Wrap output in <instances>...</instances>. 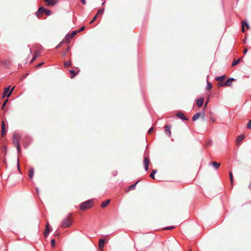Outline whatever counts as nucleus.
Listing matches in <instances>:
<instances>
[{
    "mask_svg": "<svg viewBox=\"0 0 251 251\" xmlns=\"http://www.w3.org/2000/svg\"><path fill=\"white\" fill-rule=\"evenodd\" d=\"M171 126L170 125H166L165 127V131L166 134L168 137H171Z\"/></svg>",
    "mask_w": 251,
    "mask_h": 251,
    "instance_id": "nucleus-9",
    "label": "nucleus"
},
{
    "mask_svg": "<svg viewBox=\"0 0 251 251\" xmlns=\"http://www.w3.org/2000/svg\"><path fill=\"white\" fill-rule=\"evenodd\" d=\"M188 251H191L190 250H189Z\"/></svg>",
    "mask_w": 251,
    "mask_h": 251,
    "instance_id": "nucleus-53",
    "label": "nucleus"
},
{
    "mask_svg": "<svg viewBox=\"0 0 251 251\" xmlns=\"http://www.w3.org/2000/svg\"><path fill=\"white\" fill-rule=\"evenodd\" d=\"M212 165H213V166L214 167V168L215 169H218L220 166V163H217L216 162H213L212 163Z\"/></svg>",
    "mask_w": 251,
    "mask_h": 251,
    "instance_id": "nucleus-22",
    "label": "nucleus"
},
{
    "mask_svg": "<svg viewBox=\"0 0 251 251\" xmlns=\"http://www.w3.org/2000/svg\"><path fill=\"white\" fill-rule=\"evenodd\" d=\"M211 143H212V141H209L207 143V145L208 146V145H210L211 144Z\"/></svg>",
    "mask_w": 251,
    "mask_h": 251,
    "instance_id": "nucleus-43",
    "label": "nucleus"
},
{
    "mask_svg": "<svg viewBox=\"0 0 251 251\" xmlns=\"http://www.w3.org/2000/svg\"><path fill=\"white\" fill-rule=\"evenodd\" d=\"M72 224V221L71 220V216L69 214L63 219L61 226L63 228H67L71 226Z\"/></svg>",
    "mask_w": 251,
    "mask_h": 251,
    "instance_id": "nucleus-2",
    "label": "nucleus"
},
{
    "mask_svg": "<svg viewBox=\"0 0 251 251\" xmlns=\"http://www.w3.org/2000/svg\"><path fill=\"white\" fill-rule=\"evenodd\" d=\"M64 65L65 67H68L71 65V62L70 61L65 62Z\"/></svg>",
    "mask_w": 251,
    "mask_h": 251,
    "instance_id": "nucleus-30",
    "label": "nucleus"
},
{
    "mask_svg": "<svg viewBox=\"0 0 251 251\" xmlns=\"http://www.w3.org/2000/svg\"><path fill=\"white\" fill-rule=\"evenodd\" d=\"M245 25L246 26V27H247V29L250 28V25L248 24V23L246 21H243L242 22V31L243 32H245V29L244 28Z\"/></svg>",
    "mask_w": 251,
    "mask_h": 251,
    "instance_id": "nucleus-12",
    "label": "nucleus"
},
{
    "mask_svg": "<svg viewBox=\"0 0 251 251\" xmlns=\"http://www.w3.org/2000/svg\"><path fill=\"white\" fill-rule=\"evenodd\" d=\"M42 64H43V63H40V64H39L38 65H37V67L40 66H41V65H42Z\"/></svg>",
    "mask_w": 251,
    "mask_h": 251,
    "instance_id": "nucleus-46",
    "label": "nucleus"
},
{
    "mask_svg": "<svg viewBox=\"0 0 251 251\" xmlns=\"http://www.w3.org/2000/svg\"><path fill=\"white\" fill-rule=\"evenodd\" d=\"M69 72L71 74H73V75L71 76V78H73L74 76L77 75V73H75V71L73 70H70Z\"/></svg>",
    "mask_w": 251,
    "mask_h": 251,
    "instance_id": "nucleus-32",
    "label": "nucleus"
},
{
    "mask_svg": "<svg viewBox=\"0 0 251 251\" xmlns=\"http://www.w3.org/2000/svg\"><path fill=\"white\" fill-rule=\"evenodd\" d=\"M218 86L219 87H222V86H226V85H224V83L219 82V83L218 84Z\"/></svg>",
    "mask_w": 251,
    "mask_h": 251,
    "instance_id": "nucleus-36",
    "label": "nucleus"
},
{
    "mask_svg": "<svg viewBox=\"0 0 251 251\" xmlns=\"http://www.w3.org/2000/svg\"><path fill=\"white\" fill-rule=\"evenodd\" d=\"M69 50V47H68L67 49V51H68Z\"/></svg>",
    "mask_w": 251,
    "mask_h": 251,
    "instance_id": "nucleus-50",
    "label": "nucleus"
},
{
    "mask_svg": "<svg viewBox=\"0 0 251 251\" xmlns=\"http://www.w3.org/2000/svg\"><path fill=\"white\" fill-rule=\"evenodd\" d=\"M204 99L203 98L201 97L198 99L196 100V104L199 107H201L202 106L204 102Z\"/></svg>",
    "mask_w": 251,
    "mask_h": 251,
    "instance_id": "nucleus-8",
    "label": "nucleus"
},
{
    "mask_svg": "<svg viewBox=\"0 0 251 251\" xmlns=\"http://www.w3.org/2000/svg\"><path fill=\"white\" fill-rule=\"evenodd\" d=\"M9 89L10 86L6 87L4 89V91L3 93V98H4L5 96H6L7 97H9L11 95L13 91L14 88H13L10 90Z\"/></svg>",
    "mask_w": 251,
    "mask_h": 251,
    "instance_id": "nucleus-4",
    "label": "nucleus"
},
{
    "mask_svg": "<svg viewBox=\"0 0 251 251\" xmlns=\"http://www.w3.org/2000/svg\"><path fill=\"white\" fill-rule=\"evenodd\" d=\"M44 12H45V8H44L43 7H41L38 9V11L36 12L35 14L37 17H39L40 16V15L44 13Z\"/></svg>",
    "mask_w": 251,
    "mask_h": 251,
    "instance_id": "nucleus-13",
    "label": "nucleus"
},
{
    "mask_svg": "<svg viewBox=\"0 0 251 251\" xmlns=\"http://www.w3.org/2000/svg\"><path fill=\"white\" fill-rule=\"evenodd\" d=\"M205 115V112L202 111L201 113L198 112L196 113L192 117V120L194 121H196L198 119V118L201 116H202V117H204Z\"/></svg>",
    "mask_w": 251,
    "mask_h": 251,
    "instance_id": "nucleus-6",
    "label": "nucleus"
},
{
    "mask_svg": "<svg viewBox=\"0 0 251 251\" xmlns=\"http://www.w3.org/2000/svg\"><path fill=\"white\" fill-rule=\"evenodd\" d=\"M212 87V85L210 82H209L208 80H207V86H206V90H209Z\"/></svg>",
    "mask_w": 251,
    "mask_h": 251,
    "instance_id": "nucleus-24",
    "label": "nucleus"
},
{
    "mask_svg": "<svg viewBox=\"0 0 251 251\" xmlns=\"http://www.w3.org/2000/svg\"><path fill=\"white\" fill-rule=\"evenodd\" d=\"M8 99H6L4 100V101L3 102V103H2V105L1 106V109H3L4 107H5V106L6 105L7 101H8Z\"/></svg>",
    "mask_w": 251,
    "mask_h": 251,
    "instance_id": "nucleus-33",
    "label": "nucleus"
},
{
    "mask_svg": "<svg viewBox=\"0 0 251 251\" xmlns=\"http://www.w3.org/2000/svg\"><path fill=\"white\" fill-rule=\"evenodd\" d=\"M61 43H62V42H61V43H60L59 45H58L56 47V49L59 48L60 47V46H61Z\"/></svg>",
    "mask_w": 251,
    "mask_h": 251,
    "instance_id": "nucleus-45",
    "label": "nucleus"
},
{
    "mask_svg": "<svg viewBox=\"0 0 251 251\" xmlns=\"http://www.w3.org/2000/svg\"><path fill=\"white\" fill-rule=\"evenodd\" d=\"M55 240L54 239H52L51 240V245L52 247H54L55 246Z\"/></svg>",
    "mask_w": 251,
    "mask_h": 251,
    "instance_id": "nucleus-34",
    "label": "nucleus"
},
{
    "mask_svg": "<svg viewBox=\"0 0 251 251\" xmlns=\"http://www.w3.org/2000/svg\"><path fill=\"white\" fill-rule=\"evenodd\" d=\"M81 0V3L83 4V5H85L86 3V0Z\"/></svg>",
    "mask_w": 251,
    "mask_h": 251,
    "instance_id": "nucleus-41",
    "label": "nucleus"
},
{
    "mask_svg": "<svg viewBox=\"0 0 251 251\" xmlns=\"http://www.w3.org/2000/svg\"><path fill=\"white\" fill-rule=\"evenodd\" d=\"M93 201L91 200H88L82 203L79 205V208L81 210H84L87 209L91 208L93 206Z\"/></svg>",
    "mask_w": 251,
    "mask_h": 251,
    "instance_id": "nucleus-3",
    "label": "nucleus"
},
{
    "mask_svg": "<svg viewBox=\"0 0 251 251\" xmlns=\"http://www.w3.org/2000/svg\"><path fill=\"white\" fill-rule=\"evenodd\" d=\"M110 200H107L103 202H102L101 204V207L102 208L105 207L110 202Z\"/></svg>",
    "mask_w": 251,
    "mask_h": 251,
    "instance_id": "nucleus-20",
    "label": "nucleus"
},
{
    "mask_svg": "<svg viewBox=\"0 0 251 251\" xmlns=\"http://www.w3.org/2000/svg\"><path fill=\"white\" fill-rule=\"evenodd\" d=\"M247 128L249 129H251V119L249 121L247 124Z\"/></svg>",
    "mask_w": 251,
    "mask_h": 251,
    "instance_id": "nucleus-35",
    "label": "nucleus"
},
{
    "mask_svg": "<svg viewBox=\"0 0 251 251\" xmlns=\"http://www.w3.org/2000/svg\"><path fill=\"white\" fill-rule=\"evenodd\" d=\"M47 3L48 6H53L56 3V1L54 0H44Z\"/></svg>",
    "mask_w": 251,
    "mask_h": 251,
    "instance_id": "nucleus-15",
    "label": "nucleus"
},
{
    "mask_svg": "<svg viewBox=\"0 0 251 251\" xmlns=\"http://www.w3.org/2000/svg\"><path fill=\"white\" fill-rule=\"evenodd\" d=\"M156 172H157L156 170H153L151 173L150 175V177L152 179H154L155 178L154 175L156 173Z\"/></svg>",
    "mask_w": 251,
    "mask_h": 251,
    "instance_id": "nucleus-25",
    "label": "nucleus"
},
{
    "mask_svg": "<svg viewBox=\"0 0 251 251\" xmlns=\"http://www.w3.org/2000/svg\"><path fill=\"white\" fill-rule=\"evenodd\" d=\"M40 52L38 50H36L34 52V54L31 60H30V63H32L34 60L39 56Z\"/></svg>",
    "mask_w": 251,
    "mask_h": 251,
    "instance_id": "nucleus-14",
    "label": "nucleus"
},
{
    "mask_svg": "<svg viewBox=\"0 0 251 251\" xmlns=\"http://www.w3.org/2000/svg\"><path fill=\"white\" fill-rule=\"evenodd\" d=\"M17 167L18 168L19 171L20 172V167H19V160H18L17 161Z\"/></svg>",
    "mask_w": 251,
    "mask_h": 251,
    "instance_id": "nucleus-42",
    "label": "nucleus"
},
{
    "mask_svg": "<svg viewBox=\"0 0 251 251\" xmlns=\"http://www.w3.org/2000/svg\"><path fill=\"white\" fill-rule=\"evenodd\" d=\"M77 33V31H73L70 34H67L66 35V38H67V39H70L73 38L75 35Z\"/></svg>",
    "mask_w": 251,
    "mask_h": 251,
    "instance_id": "nucleus-16",
    "label": "nucleus"
},
{
    "mask_svg": "<svg viewBox=\"0 0 251 251\" xmlns=\"http://www.w3.org/2000/svg\"><path fill=\"white\" fill-rule=\"evenodd\" d=\"M105 3V1L102 2V4H104Z\"/></svg>",
    "mask_w": 251,
    "mask_h": 251,
    "instance_id": "nucleus-51",
    "label": "nucleus"
},
{
    "mask_svg": "<svg viewBox=\"0 0 251 251\" xmlns=\"http://www.w3.org/2000/svg\"><path fill=\"white\" fill-rule=\"evenodd\" d=\"M153 127H151L150 128L149 130H148V133H151L152 132V131H153Z\"/></svg>",
    "mask_w": 251,
    "mask_h": 251,
    "instance_id": "nucleus-40",
    "label": "nucleus"
},
{
    "mask_svg": "<svg viewBox=\"0 0 251 251\" xmlns=\"http://www.w3.org/2000/svg\"><path fill=\"white\" fill-rule=\"evenodd\" d=\"M21 138V135L19 134L14 133L13 135L12 142L13 145L16 147L18 153L21 151V147L19 141Z\"/></svg>",
    "mask_w": 251,
    "mask_h": 251,
    "instance_id": "nucleus-1",
    "label": "nucleus"
},
{
    "mask_svg": "<svg viewBox=\"0 0 251 251\" xmlns=\"http://www.w3.org/2000/svg\"><path fill=\"white\" fill-rule=\"evenodd\" d=\"M208 102V100L206 101V102H205V106H206Z\"/></svg>",
    "mask_w": 251,
    "mask_h": 251,
    "instance_id": "nucleus-48",
    "label": "nucleus"
},
{
    "mask_svg": "<svg viewBox=\"0 0 251 251\" xmlns=\"http://www.w3.org/2000/svg\"><path fill=\"white\" fill-rule=\"evenodd\" d=\"M44 13H45L46 15L49 16L51 14V11L49 9H45Z\"/></svg>",
    "mask_w": 251,
    "mask_h": 251,
    "instance_id": "nucleus-31",
    "label": "nucleus"
},
{
    "mask_svg": "<svg viewBox=\"0 0 251 251\" xmlns=\"http://www.w3.org/2000/svg\"><path fill=\"white\" fill-rule=\"evenodd\" d=\"M34 175V169L33 168H30L29 171V177L31 178Z\"/></svg>",
    "mask_w": 251,
    "mask_h": 251,
    "instance_id": "nucleus-21",
    "label": "nucleus"
},
{
    "mask_svg": "<svg viewBox=\"0 0 251 251\" xmlns=\"http://www.w3.org/2000/svg\"><path fill=\"white\" fill-rule=\"evenodd\" d=\"M84 28H85L84 26H82L80 28V29L78 30H76V31H77V33H78V32L83 31L84 29Z\"/></svg>",
    "mask_w": 251,
    "mask_h": 251,
    "instance_id": "nucleus-39",
    "label": "nucleus"
},
{
    "mask_svg": "<svg viewBox=\"0 0 251 251\" xmlns=\"http://www.w3.org/2000/svg\"><path fill=\"white\" fill-rule=\"evenodd\" d=\"M49 232H50L49 226L48 225H47L46 226V229H45V232H44V236H45V237L48 236L49 234Z\"/></svg>",
    "mask_w": 251,
    "mask_h": 251,
    "instance_id": "nucleus-19",
    "label": "nucleus"
},
{
    "mask_svg": "<svg viewBox=\"0 0 251 251\" xmlns=\"http://www.w3.org/2000/svg\"><path fill=\"white\" fill-rule=\"evenodd\" d=\"M229 177L231 184H233V176L231 172H229Z\"/></svg>",
    "mask_w": 251,
    "mask_h": 251,
    "instance_id": "nucleus-29",
    "label": "nucleus"
},
{
    "mask_svg": "<svg viewBox=\"0 0 251 251\" xmlns=\"http://www.w3.org/2000/svg\"><path fill=\"white\" fill-rule=\"evenodd\" d=\"M248 51V50L247 49H244L243 52L244 54L246 53Z\"/></svg>",
    "mask_w": 251,
    "mask_h": 251,
    "instance_id": "nucleus-44",
    "label": "nucleus"
},
{
    "mask_svg": "<svg viewBox=\"0 0 251 251\" xmlns=\"http://www.w3.org/2000/svg\"><path fill=\"white\" fill-rule=\"evenodd\" d=\"M66 54V52H63V56H65Z\"/></svg>",
    "mask_w": 251,
    "mask_h": 251,
    "instance_id": "nucleus-47",
    "label": "nucleus"
},
{
    "mask_svg": "<svg viewBox=\"0 0 251 251\" xmlns=\"http://www.w3.org/2000/svg\"><path fill=\"white\" fill-rule=\"evenodd\" d=\"M97 16L98 15L96 14L95 15V16L93 18V19L92 20V21L90 22V24H92L93 22H94L95 20H96V19H97Z\"/></svg>",
    "mask_w": 251,
    "mask_h": 251,
    "instance_id": "nucleus-38",
    "label": "nucleus"
},
{
    "mask_svg": "<svg viewBox=\"0 0 251 251\" xmlns=\"http://www.w3.org/2000/svg\"><path fill=\"white\" fill-rule=\"evenodd\" d=\"M105 241L102 239H100L99 242V247L100 250H102L104 247Z\"/></svg>",
    "mask_w": 251,
    "mask_h": 251,
    "instance_id": "nucleus-17",
    "label": "nucleus"
},
{
    "mask_svg": "<svg viewBox=\"0 0 251 251\" xmlns=\"http://www.w3.org/2000/svg\"><path fill=\"white\" fill-rule=\"evenodd\" d=\"M139 181H137L135 183L130 185L129 187V188L130 190H133L135 189V187H136V185H137V184L138 183Z\"/></svg>",
    "mask_w": 251,
    "mask_h": 251,
    "instance_id": "nucleus-27",
    "label": "nucleus"
},
{
    "mask_svg": "<svg viewBox=\"0 0 251 251\" xmlns=\"http://www.w3.org/2000/svg\"><path fill=\"white\" fill-rule=\"evenodd\" d=\"M225 78H226V75H222V76H219L216 77L215 78V79L216 80H217V81H220V80H223Z\"/></svg>",
    "mask_w": 251,
    "mask_h": 251,
    "instance_id": "nucleus-23",
    "label": "nucleus"
},
{
    "mask_svg": "<svg viewBox=\"0 0 251 251\" xmlns=\"http://www.w3.org/2000/svg\"><path fill=\"white\" fill-rule=\"evenodd\" d=\"M234 80H235V79L232 77H229L225 82H224V85H225L226 86H230L232 85V81Z\"/></svg>",
    "mask_w": 251,
    "mask_h": 251,
    "instance_id": "nucleus-11",
    "label": "nucleus"
},
{
    "mask_svg": "<svg viewBox=\"0 0 251 251\" xmlns=\"http://www.w3.org/2000/svg\"><path fill=\"white\" fill-rule=\"evenodd\" d=\"M240 60H241V58H239L237 60H234L232 63V66H234L236 65L237 64H238L240 62Z\"/></svg>",
    "mask_w": 251,
    "mask_h": 251,
    "instance_id": "nucleus-26",
    "label": "nucleus"
},
{
    "mask_svg": "<svg viewBox=\"0 0 251 251\" xmlns=\"http://www.w3.org/2000/svg\"><path fill=\"white\" fill-rule=\"evenodd\" d=\"M36 191H37V192H38V189H37V188H36Z\"/></svg>",
    "mask_w": 251,
    "mask_h": 251,
    "instance_id": "nucleus-52",
    "label": "nucleus"
},
{
    "mask_svg": "<svg viewBox=\"0 0 251 251\" xmlns=\"http://www.w3.org/2000/svg\"><path fill=\"white\" fill-rule=\"evenodd\" d=\"M175 227L173 226H168V227H166L165 228V229L166 230H171V229H172L173 228H174Z\"/></svg>",
    "mask_w": 251,
    "mask_h": 251,
    "instance_id": "nucleus-37",
    "label": "nucleus"
},
{
    "mask_svg": "<svg viewBox=\"0 0 251 251\" xmlns=\"http://www.w3.org/2000/svg\"><path fill=\"white\" fill-rule=\"evenodd\" d=\"M1 127H2V129H1V136L2 137H3L5 134H6V132H5V124H4V122L3 121L2 122V124H1Z\"/></svg>",
    "mask_w": 251,
    "mask_h": 251,
    "instance_id": "nucleus-18",
    "label": "nucleus"
},
{
    "mask_svg": "<svg viewBox=\"0 0 251 251\" xmlns=\"http://www.w3.org/2000/svg\"><path fill=\"white\" fill-rule=\"evenodd\" d=\"M244 134H241L237 137L236 140V144L238 147H239L241 145V143L244 140Z\"/></svg>",
    "mask_w": 251,
    "mask_h": 251,
    "instance_id": "nucleus-5",
    "label": "nucleus"
},
{
    "mask_svg": "<svg viewBox=\"0 0 251 251\" xmlns=\"http://www.w3.org/2000/svg\"><path fill=\"white\" fill-rule=\"evenodd\" d=\"M176 116L182 120V121H188V119L185 117L183 113L181 112H177L176 113Z\"/></svg>",
    "mask_w": 251,
    "mask_h": 251,
    "instance_id": "nucleus-7",
    "label": "nucleus"
},
{
    "mask_svg": "<svg viewBox=\"0 0 251 251\" xmlns=\"http://www.w3.org/2000/svg\"><path fill=\"white\" fill-rule=\"evenodd\" d=\"M144 168L146 171H148L149 170V166L150 164V161L148 157H145L144 160Z\"/></svg>",
    "mask_w": 251,
    "mask_h": 251,
    "instance_id": "nucleus-10",
    "label": "nucleus"
},
{
    "mask_svg": "<svg viewBox=\"0 0 251 251\" xmlns=\"http://www.w3.org/2000/svg\"><path fill=\"white\" fill-rule=\"evenodd\" d=\"M30 53L32 54V50L31 49H30Z\"/></svg>",
    "mask_w": 251,
    "mask_h": 251,
    "instance_id": "nucleus-49",
    "label": "nucleus"
},
{
    "mask_svg": "<svg viewBox=\"0 0 251 251\" xmlns=\"http://www.w3.org/2000/svg\"><path fill=\"white\" fill-rule=\"evenodd\" d=\"M104 8H101L99 9L97 13V15H98L99 14L102 15L104 12Z\"/></svg>",
    "mask_w": 251,
    "mask_h": 251,
    "instance_id": "nucleus-28",
    "label": "nucleus"
}]
</instances>
